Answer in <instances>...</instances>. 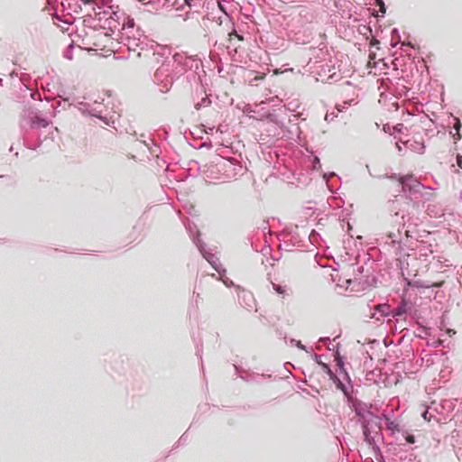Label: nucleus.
I'll return each mask as SVG.
<instances>
[{
    "label": "nucleus",
    "instance_id": "nucleus-1",
    "mask_svg": "<svg viewBox=\"0 0 462 462\" xmlns=\"http://www.w3.org/2000/svg\"><path fill=\"white\" fill-rule=\"evenodd\" d=\"M402 185V190L404 197L393 202L394 208L399 206L398 211L395 212L393 217L395 222L399 223V227L404 229L406 226H416L418 225V215L420 210V197H423L422 190L428 189L421 184L413 175L400 176L398 179ZM407 236H411L409 228L405 229ZM401 229L398 228V234L390 233L389 237L393 243L401 245Z\"/></svg>",
    "mask_w": 462,
    "mask_h": 462
},
{
    "label": "nucleus",
    "instance_id": "nucleus-2",
    "mask_svg": "<svg viewBox=\"0 0 462 462\" xmlns=\"http://www.w3.org/2000/svg\"><path fill=\"white\" fill-rule=\"evenodd\" d=\"M242 166L233 160L217 157L215 161L203 165L202 173L210 182H227L240 174Z\"/></svg>",
    "mask_w": 462,
    "mask_h": 462
},
{
    "label": "nucleus",
    "instance_id": "nucleus-3",
    "mask_svg": "<svg viewBox=\"0 0 462 462\" xmlns=\"http://www.w3.org/2000/svg\"><path fill=\"white\" fill-rule=\"evenodd\" d=\"M214 19L215 17L210 19L209 14H208L202 19L203 25L208 28L211 27L215 31H217V29L224 25V27L227 31V35L229 37L230 42V45L226 46V49H230L232 46H234V51L236 52V50L239 47V45H236L233 42L235 38L238 42H243L245 40L244 34L236 30L235 23L232 21V18L226 12H224V17H218V21L215 22Z\"/></svg>",
    "mask_w": 462,
    "mask_h": 462
},
{
    "label": "nucleus",
    "instance_id": "nucleus-4",
    "mask_svg": "<svg viewBox=\"0 0 462 462\" xmlns=\"http://www.w3.org/2000/svg\"><path fill=\"white\" fill-rule=\"evenodd\" d=\"M361 424L364 440L370 447H372L373 449L380 451V447L377 442L380 439H383V434L381 432V420H379V423H377V421H372L370 420V421H362Z\"/></svg>",
    "mask_w": 462,
    "mask_h": 462
},
{
    "label": "nucleus",
    "instance_id": "nucleus-5",
    "mask_svg": "<svg viewBox=\"0 0 462 462\" xmlns=\"http://www.w3.org/2000/svg\"><path fill=\"white\" fill-rule=\"evenodd\" d=\"M347 402L354 410L356 415L362 419V421H370L371 420L372 421H377V423H379V420H381L380 417L371 411L372 404H367L361 400L355 399L353 395H351L350 399H347Z\"/></svg>",
    "mask_w": 462,
    "mask_h": 462
},
{
    "label": "nucleus",
    "instance_id": "nucleus-6",
    "mask_svg": "<svg viewBox=\"0 0 462 462\" xmlns=\"http://www.w3.org/2000/svg\"><path fill=\"white\" fill-rule=\"evenodd\" d=\"M193 243L202 254V256L209 263L213 269L217 272L219 276L226 274V270L222 267L218 257H217L209 250H207V245L200 239L199 233L193 238Z\"/></svg>",
    "mask_w": 462,
    "mask_h": 462
},
{
    "label": "nucleus",
    "instance_id": "nucleus-7",
    "mask_svg": "<svg viewBox=\"0 0 462 462\" xmlns=\"http://www.w3.org/2000/svg\"><path fill=\"white\" fill-rule=\"evenodd\" d=\"M153 80L158 84L162 85V88H161L162 92L167 91L170 89L173 83V78L170 74V64L163 63L161 67H159L153 76Z\"/></svg>",
    "mask_w": 462,
    "mask_h": 462
},
{
    "label": "nucleus",
    "instance_id": "nucleus-8",
    "mask_svg": "<svg viewBox=\"0 0 462 462\" xmlns=\"http://www.w3.org/2000/svg\"><path fill=\"white\" fill-rule=\"evenodd\" d=\"M300 129L297 123V118L291 120L288 123H284L283 128H280V131L274 133L273 135L277 138H287L289 140H296L300 137Z\"/></svg>",
    "mask_w": 462,
    "mask_h": 462
},
{
    "label": "nucleus",
    "instance_id": "nucleus-9",
    "mask_svg": "<svg viewBox=\"0 0 462 462\" xmlns=\"http://www.w3.org/2000/svg\"><path fill=\"white\" fill-rule=\"evenodd\" d=\"M461 126L462 125L460 119L456 116H452L448 125V134L450 137L454 140V151L457 150V142L461 139Z\"/></svg>",
    "mask_w": 462,
    "mask_h": 462
},
{
    "label": "nucleus",
    "instance_id": "nucleus-10",
    "mask_svg": "<svg viewBox=\"0 0 462 462\" xmlns=\"http://www.w3.org/2000/svg\"><path fill=\"white\" fill-rule=\"evenodd\" d=\"M237 299L239 304L247 310H251L255 307L254 297L249 291L240 289L237 293Z\"/></svg>",
    "mask_w": 462,
    "mask_h": 462
},
{
    "label": "nucleus",
    "instance_id": "nucleus-11",
    "mask_svg": "<svg viewBox=\"0 0 462 462\" xmlns=\"http://www.w3.org/2000/svg\"><path fill=\"white\" fill-rule=\"evenodd\" d=\"M27 118L32 128H46L51 124V120L42 116L37 111L30 112Z\"/></svg>",
    "mask_w": 462,
    "mask_h": 462
},
{
    "label": "nucleus",
    "instance_id": "nucleus-12",
    "mask_svg": "<svg viewBox=\"0 0 462 462\" xmlns=\"http://www.w3.org/2000/svg\"><path fill=\"white\" fill-rule=\"evenodd\" d=\"M433 248L431 244L421 242L416 248V256L423 262H430V257L433 254Z\"/></svg>",
    "mask_w": 462,
    "mask_h": 462
},
{
    "label": "nucleus",
    "instance_id": "nucleus-13",
    "mask_svg": "<svg viewBox=\"0 0 462 462\" xmlns=\"http://www.w3.org/2000/svg\"><path fill=\"white\" fill-rule=\"evenodd\" d=\"M82 3L89 6L90 10L95 13V16H97V12L102 11L105 8H111L112 0H83Z\"/></svg>",
    "mask_w": 462,
    "mask_h": 462
},
{
    "label": "nucleus",
    "instance_id": "nucleus-14",
    "mask_svg": "<svg viewBox=\"0 0 462 462\" xmlns=\"http://www.w3.org/2000/svg\"><path fill=\"white\" fill-rule=\"evenodd\" d=\"M389 316H391L390 306L387 303H383L374 307V311L372 313L371 318L381 320L382 318Z\"/></svg>",
    "mask_w": 462,
    "mask_h": 462
},
{
    "label": "nucleus",
    "instance_id": "nucleus-15",
    "mask_svg": "<svg viewBox=\"0 0 462 462\" xmlns=\"http://www.w3.org/2000/svg\"><path fill=\"white\" fill-rule=\"evenodd\" d=\"M335 361L337 362V365L339 374L344 376V379H346L347 381L348 384L352 387L350 376H349L348 373L346 372V370L345 369L344 357L339 354L338 349L336 351V354H335Z\"/></svg>",
    "mask_w": 462,
    "mask_h": 462
},
{
    "label": "nucleus",
    "instance_id": "nucleus-16",
    "mask_svg": "<svg viewBox=\"0 0 462 462\" xmlns=\"http://www.w3.org/2000/svg\"><path fill=\"white\" fill-rule=\"evenodd\" d=\"M329 378L336 384L337 389L340 390L346 399H350L352 391L333 373V375H329Z\"/></svg>",
    "mask_w": 462,
    "mask_h": 462
},
{
    "label": "nucleus",
    "instance_id": "nucleus-17",
    "mask_svg": "<svg viewBox=\"0 0 462 462\" xmlns=\"http://www.w3.org/2000/svg\"><path fill=\"white\" fill-rule=\"evenodd\" d=\"M141 143H143L150 151L152 155L157 156V152L160 151L159 146L153 142L151 138H146L144 134L140 135V139H138Z\"/></svg>",
    "mask_w": 462,
    "mask_h": 462
},
{
    "label": "nucleus",
    "instance_id": "nucleus-18",
    "mask_svg": "<svg viewBox=\"0 0 462 462\" xmlns=\"http://www.w3.org/2000/svg\"><path fill=\"white\" fill-rule=\"evenodd\" d=\"M76 107L82 113L84 116H97L98 109L91 108L90 105L86 102H79Z\"/></svg>",
    "mask_w": 462,
    "mask_h": 462
},
{
    "label": "nucleus",
    "instance_id": "nucleus-19",
    "mask_svg": "<svg viewBox=\"0 0 462 462\" xmlns=\"http://www.w3.org/2000/svg\"><path fill=\"white\" fill-rule=\"evenodd\" d=\"M404 145L411 149L413 152H416L418 153H422L425 149V145L423 142H418V141H412V140H407L404 143Z\"/></svg>",
    "mask_w": 462,
    "mask_h": 462
},
{
    "label": "nucleus",
    "instance_id": "nucleus-20",
    "mask_svg": "<svg viewBox=\"0 0 462 462\" xmlns=\"http://www.w3.org/2000/svg\"><path fill=\"white\" fill-rule=\"evenodd\" d=\"M381 418V420L383 419H384L386 420V428L392 431V434L393 435L395 432H398V433H401V431L403 430L402 428H400L399 424L396 423L395 421L393 420H391L387 414H383Z\"/></svg>",
    "mask_w": 462,
    "mask_h": 462
},
{
    "label": "nucleus",
    "instance_id": "nucleus-21",
    "mask_svg": "<svg viewBox=\"0 0 462 462\" xmlns=\"http://www.w3.org/2000/svg\"><path fill=\"white\" fill-rule=\"evenodd\" d=\"M79 2H83V0H61V5L64 9H69L72 12H78V9H81Z\"/></svg>",
    "mask_w": 462,
    "mask_h": 462
},
{
    "label": "nucleus",
    "instance_id": "nucleus-22",
    "mask_svg": "<svg viewBox=\"0 0 462 462\" xmlns=\"http://www.w3.org/2000/svg\"><path fill=\"white\" fill-rule=\"evenodd\" d=\"M407 305H408L407 300L405 299H403L397 308L391 310V316L393 318L402 316V314H404L407 311Z\"/></svg>",
    "mask_w": 462,
    "mask_h": 462
},
{
    "label": "nucleus",
    "instance_id": "nucleus-23",
    "mask_svg": "<svg viewBox=\"0 0 462 462\" xmlns=\"http://www.w3.org/2000/svg\"><path fill=\"white\" fill-rule=\"evenodd\" d=\"M312 358L314 359V361L319 365L322 368V370L328 374V375H333V371L331 370L330 366L326 364V363H323L321 361V356L317 355V354H313L312 355Z\"/></svg>",
    "mask_w": 462,
    "mask_h": 462
},
{
    "label": "nucleus",
    "instance_id": "nucleus-24",
    "mask_svg": "<svg viewBox=\"0 0 462 462\" xmlns=\"http://www.w3.org/2000/svg\"><path fill=\"white\" fill-rule=\"evenodd\" d=\"M405 282H406L407 286L411 287V288L425 289V288L430 287V285L429 283H426L425 282L420 281V280L411 281L409 279H405Z\"/></svg>",
    "mask_w": 462,
    "mask_h": 462
},
{
    "label": "nucleus",
    "instance_id": "nucleus-25",
    "mask_svg": "<svg viewBox=\"0 0 462 462\" xmlns=\"http://www.w3.org/2000/svg\"><path fill=\"white\" fill-rule=\"evenodd\" d=\"M125 13L121 12L116 6V10L112 9L110 13V16L108 17L110 20L114 21L115 23H117L120 24V21H123V18L125 16Z\"/></svg>",
    "mask_w": 462,
    "mask_h": 462
},
{
    "label": "nucleus",
    "instance_id": "nucleus-26",
    "mask_svg": "<svg viewBox=\"0 0 462 462\" xmlns=\"http://www.w3.org/2000/svg\"><path fill=\"white\" fill-rule=\"evenodd\" d=\"M266 118H267V120H268L270 123H272V124H273V125H277L279 128H283V126H284V123H283L282 121H281V120H279V119H278L277 115H275V114H272V113H269V114L266 116Z\"/></svg>",
    "mask_w": 462,
    "mask_h": 462
},
{
    "label": "nucleus",
    "instance_id": "nucleus-27",
    "mask_svg": "<svg viewBox=\"0 0 462 462\" xmlns=\"http://www.w3.org/2000/svg\"><path fill=\"white\" fill-rule=\"evenodd\" d=\"M134 18L125 14V16L123 18V23H122V29L123 30L134 29Z\"/></svg>",
    "mask_w": 462,
    "mask_h": 462
},
{
    "label": "nucleus",
    "instance_id": "nucleus-28",
    "mask_svg": "<svg viewBox=\"0 0 462 462\" xmlns=\"http://www.w3.org/2000/svg\"><path fill=\"white\" fill-rule=\"evenodd\" d=\"M210 104H211V100L209 99L208 97L206 96V97H202L200 101H199L198 103L195 104V109L200 110L201 108L209 106Z\"/></svg>",
    "mask_w": 462,
    "mask_h": 462
},
{
    "label": "nucleus",
    "instance_id": "nucleus-29",
    "mask_svg": "<svg viewBox=\"0 0 462 462\" xmlns=\"http://www.w3.org/2000/svg\"><path fill=\"white\" fill-rule=\"evenodd\" d=\"M401 435H402V438L403 439V440L408 443V444H413L415 443V437L414 435H412L411 433H410L409 431L405 430H402L401 431Z\"/></svg>",
    "mask_w": 462,
    "mask_h": 462
},
{
    "label": "nucleus",
    "instance_id": "nucleus-30",
    "mask_svg": "<svg viewBox=\"0 0 462 462\" xmlns=\"http://www.w3.org/2000/svg\"><path fill=\"white\" fill-rule=\"evenodd\" d=\"M112 9H113V6L111 5V8H105L102 11L97 12L96 18H97L99 21H101L102 19H106V20L109 19L108 17L110 16V13H111Z\"/></svg>",
    "mask_w": 462,
    "mask_h": 462
},
{
    "label": "nucleus",
    "instance_id": "nucleus-31",
    "mask_svg": "<svg viewBox=\"0 0 462 462\" xmlns=\"http://www.w3.org/2000/svg\"><path fill=\"white\" fill-rule=\"evenodd\" d=\"M352 104H357V101H356L354 98L350 100H345L343 104H337L336 107L338 112H343L348 107V106H351Z\"/></svg>",
    "mask_w": 462,
    "mask_h": 462
},
{
    "label": "nucleus",
    "instance_id": "nucleus-32",
    "mask_svg": "<svg viewBox=\"0 0 462 462\" xmlns=\"http://www.w3.org/2000/svg\"><path fill=\"white\" fill-rule=\"evenodd\" d=\"M273 289L275 291L276 293L280 295H285L288 291V288L286 285H281L274 282H272Z\"/></svg>",
    "mask_w": 462,
    "mask_h": 462
},
{
    "label": "nucleus",
    "instance_id": "nucleus-33",
    "mask_svg": "<svg viewBox=\"0 0 462 462\" xmlns=\"http://www.w3.org/2000/svg\"><path fill=\"white\" fill-rule=\"evenodd\" d=\"M219 280H221V281L223 282V283H224L226 287H228V288H230V287H236V288H237L238 290H240V286H239V285H235V283L233 282V281H232V280H230L229 278H227V277L226 276V274H224V275H222V276H219Z\"/></svg>",
    "mask_w": 462,
    "mask_h": 462
},
{
    "label": "nucleus",
    "instance_id": "nucleus-34",
    "mask_svg": "<svg viewBox=\"0 0 462 462\" xmlns=\"http://www.w3.org/2000/svg\"><path fill=\"white\" fill-rule=\"evenodd\" d=\"M290 342H291V345H294L299 349L304 350V351H306L308 353L310 352L309 349L307 348V346H304L300 341L296 340L294 338H291Z\"/></svg>",
    "mask_w": 462,
    "mask_h": 462
},
{
    "label": "nucleus",
    "instance_id": "nucleus-35",
    "mask_svg": "<svg viewBox=\"0 0 462 462\" xmlns=\"http://www.w3.org/2000/svg\"><path fill=\"white\" fill-rule=\"evenodd\" d=\"M235 366V370H236V374L243 380L246 381V382H249V378L247 377H245L243 374H242V372H243V368L239 365H234Z\"/></svg>",
    "mask_w": 462,
    "mask_h": 462
},
{
    "label": "nucleus",
    "instance_id": "nucleus-36",
    "mask_svg": "<svg viewBox=\"0 0 462 462\" xmlns=\"http://www.w3.org/2000/svg\"><path fill=\"white\" fill-rule=\"evenodd\" d=\"M421 417L427 420V421H430L432 419H435V416L432 415L431 413H430V411L429 409H426L422 414H421Z\"/></svg>",
    "mask_w": 462,
    "mask_h": 462
},
{
    "label": "nucleus",
    "instance_id": "nucleus-37",
    "mask_svg": "<svg viewBox=\"0 0 462 462\" xmlns=\"http://www.w3.org/2000/svg\"><path fill=\"white\" fill-rule=\"evenodd\" d=\"M101 110H98L97 116H94V117L98 118L100 121H102L105 125H109L110 120L106 116H101Z\"/></svg>",
    "mask_w": 462,
    "mask_h": 462
},
{
    "label": "nucleus",
    "instance_id": "nucleus-38",
    "mask_svg": "<svg viewBox=\"0 0 462 462\" xmlns=\"http://www.w3.org/2000/svg\"><path fill=\"white\" fill-rule=\"evenodd\" d=\"M205 36H208V42L209 43H212L214 46H217L218 49H220L221 47H223L222 44H219L218 45V41L217 39V37L215 36H209L208 34H206Z\"/></svg>",
    "mask_w": 462,
    "mask_h": 462
},
{
    "label": "nucleus",
    "instance_id": "nucleus-39",
    "mask_svg": "<svg viewBox=\"0 0 462 462\" xmlns=\"http://www.w3.org/2000/svg\"><path fill=\"white\" fill-rule=\"evenodd\" d=\"M379 6V12L381 13V16H384L385 13H386V5L384 3H382L381 5H378Z\"/></svg>",
    "mask_w": 462,
    "mask_h": 462
},
{
    "label": "nucleus",
    "instance_id": "nucleus-40",
    "mask_svg": "<svg viewBox=\"0 0 462 462\" xmlns=\"http://www.w3.org/2000/svg\"><path fill=\"white\" fill-rule=\"evenodd\" d=\"M187 439H188V435H187V433L185 432L184 434H182V435L180 436V439H179V440H178V443H179V444H184V443L187 441Z\"/></svg>",
    "mask_w": 462,
    "mask_h": 462
},
{
    "label": "nucleus",
    "instance_id": "nucleus-41",
    "mask_svg": "<svg viewBox=\"0 0 462 462\" xmlns=\"http://www.w3.org/2000/svg\"><path fill=\"white\" fill-rule=\"evenodd\" d=\"M456 160H457V166L459 168H462V155L460 153H457Z\"/></svg>",
    "mask_w": 462,
    "mask_h": 462
},
{
    "label": "nucleus",
    "instance_id": "nucleus-42",
    "mask_svg": "<svg viewBox=\"0 0 462 462\" xmlns=\"http://www.w3.org/2000/svg\"><path fill=\"white\" fill-rule=\"evenodd\" d=\"M403 128H404V125L402 124H397L394 126V131L397 132V133H402Z\"/></svg>",
    "mask_w": 462,
    "mask_h": 462
},
{
    "label": "nucleus",
    "instance_id": "nucleus-43",
    "mask_svg": "<svg viewBox=\"0 0 462 462\" xmlns=\"http://www.w3.org/2000/svg\"><path fill=\"white\" fill-rule=\"evenodd\" d=\"M335 77H336V73H333L331 75H329L328 77V79H326L327 82L328 83H332L333 81H336L337 79H335Z\"/></svg>",
    "mask_w": 462,
    "mask_h": 462
},
{
    "label": "nucleus",
    "instance_id": "nucleus-44",
    "mask_svg": "<svg viewBox=\"0 0 462 462\" xmlns=\"http://www.w3.org/2000/svg\"><path fill=\"white\" fill-rule=\"evenodd\" d=\"M392 35H393V36L396 35V36L398 37V39L400 40V34H399V31H398V29H397V28H393V29L392 30Z\"/></svg>",
    "mask_w": 462,
    "mask_h": 462
},
{
    "label": "nucleus",
    "instance_id": "nucleus-45",
    "mask_svg": "<svg viewBox=\"0 0 462 462\" xmlns=\"http://www.w3.org/2000/svg\"><path fill=\"white\" fill-rule=\"evenodd\" d=\"M313 162H314V168H316V167H317V164H318L319 166H320V161H319V157L315 156V157H314V160H313Z\"/></svg>",
    "mask_w": 462,
    "mask_h": 462
},
{
    "label": "nucleus",
    "instance_id": "nucleus-46",
    "mask_svg": "<svg viewBox=\"0 0 462 462\" xmlns=\"http://www.w3.org/2000/svg\"><path fill=\"white\" fill-rule=\"evenodd\" d=\"M319 342H322V343H328L330 341V338L328 337H322L319 339Z\"/></svg>",
    "mask_w": 462,
    "mask_h": 462
},
{
    "label": "nucleus",
    "instance_id": "nucleus-47",
    "mask_svg": "<svg viewBox=\"0 0 462 462\" xmlns=\"http://www.w3.org/2000/svg\"><path fill=\"white\" fill-rule=\"evenodd\" d=\"M173 59H174V61H180L181 59H183V57L180 54H175L173 56Z\"/></svg>",
    "mask_w": 462,
    "mask_h": 462
},
{
    "label": "nucleus",
    "instance_id": "nucleus-48",
    "mask_svg": "<svg viewBox=\"0 0 462 462\" xmlns=\"http://www.w3.org/2000/svg\"><path fill=\"white\" fill-rule=\"evenodd\" d=\"M65 58L69 59V60H71L72 59V54L70 52H67L65 54Z\"/></svg>",
    "mask_w": 462,
    "mask_h": 462
},
{
    "label": "nucleus",
    "instance_id": "nucleus-49",
    "mask_svg": "<svg viewBox=\"0 0 462 462\" xmlns=\"http://www.w3.org/2000/svg\"><path fill=\"white\" fill-rule=\"evenodd\" d=\"M374 3L376 5H381L382 3H384L383 0H374Z\"/></svg>",
    "mask_w": 462,
    "mask_h": 462
},
{
    "label": "nucleus",
    "instance_id": "nucleus-50",
    "mask_svg": "<svg viewBox=\"0 0 462 462\" xmlns=\"http://www.w3.org/2000/svg\"><path fill=\"white\" fill-rule=\"evenodd\" d=\"M202 146H204V147H211V143H203Z\"/></svg>",
    "mask_w": 462,
    "mask_h": 462
},
{
    "label": "nucleus",
    "instance_id": "nucleus-51",
    "mask_svg": "<svg viewBox=\"0 0 462 462\" xmlns=\"http://www.w3.org/2000/svg\"><path fill=\"white\" fill-rule=\"evenodd\" d=\"M451 168L453 169L454 172H456V173L459 172L458 169H456L454 164H451Z\"/></svg>",
    "mask_w": 462,
    "mask_h": 462
},
{
    "label": "nucleus",
    "instance_id": "nucleus-52",
    "mask_svg": "<svg viewBox=\"0 0 462 462\" xmlns=\"http://www.w3.org/2000/svg\"><path fill=\"white\" fill-rule=\"evenodd\" d=\"M153 5V3H152V1H148V2L145 4V5H147V6H149V5Z\"/></svg>",
    "mask_w": 462,
    "mask_h": 462
},
{
    "label": "nucleus",
    "instance_id": "nucleus-53",
    "mask_svg": "<svg viewBox=\"0 0 462 462\" xmlns=\"http://www.w3.org/2000/svg\"><path fill=\"white\" fill-rule=\"evenodd\" d=\"M197 356H199V358L201 359V357H202V356H201V352H200V350H198V351H197Z\"/></svg>",
    "mask_w": 462,
    "mask_h": 462
},
{
    "label": "nucleus",
    "instance_id": "nucleus-54",
    "mask_svg": "<svg viewBox=\"0 0 462 462\" xmlns=\"http://www.w3.org/2000/svg\"><path fill=\"white\" fill-rule=\"evenodd\" d=\"M325 119H326L327 121L330 120V118H329V114H327V115H326Z\"/></svg>",
    "mask_w": 462,
    "mask_h": 462
},
{
    "label": "nucleus",
    "instance_id": "nucleus-55",
    "mask_svg": "<svg viewBox=\"0 0 462 462\" xmlns=\"http://www.w3.org/2000/svg\"><path fill=\"white\" fill-rule=\"evenodd\" d=\"M397 44H398V42H392V43H391V45H392L393 47H396V46H397Z\"/></svg>",
    "mask_w": 462,
    "mask_h": 462
},
{
    "label": "nucleus",
    "instance_id": "nucleus-56",
    "mask_svg": "<svg viewBox=\"0 0 462 462\" xmlns=\"http://www.w3.org/2000/svg\"><path fill=\"white\" fill-rule=\"evenodd\" d=\"M396 146H397L398 150L401 152L402 151V147L399 145L398 143H396Z\"/></svg>",
    "mask_w": 462,
    "mask_h": 462
},
{
    "label": "nucleus",
    "instance_id": "nucleus-57",
    "mask_svg": "<svg viewBox=\"0 0 462 462\" xmlns=\"http://www.w3.org/2000/svg\"><path fill=\"white\" fill-rule=\"evenodd\" d=\"M333 116H334V114H333V113L329 115V118H330V120H332Z\"/></svg>",
    "mask_w": 462,
    "mask_h": 462
},
{
    "label": "nucleus",
    "instance_id": "nucleus-58",
    "mask_svg": "<svg viewBox=\"0 0 462 462\" xmlns=\"http://www.w3.org/2000/svg\"><path fill=\"white\" fill-rule=\"evenodd\" d=\"M334 174H335L334 172H330L329 174H328V177H330V176H332Z\"/></svg>",
    "mask_w": 462,
    "mask_h": 462
},
{
    "label": "nucleus",
    "instance_id": "nucleus-59",
    "mask_svg": "<svg viewBox=\"0 0 462 462\" xmlns=\"http://www.w3.org/2000/svg\"><path fill=\"white\" fill-rule=\"evenodd\" d=\"M109 26H114L111 22H109Z\"/></svg>",
    "mask_w": 462,
    "mask_h": 462
}]
</instances>
